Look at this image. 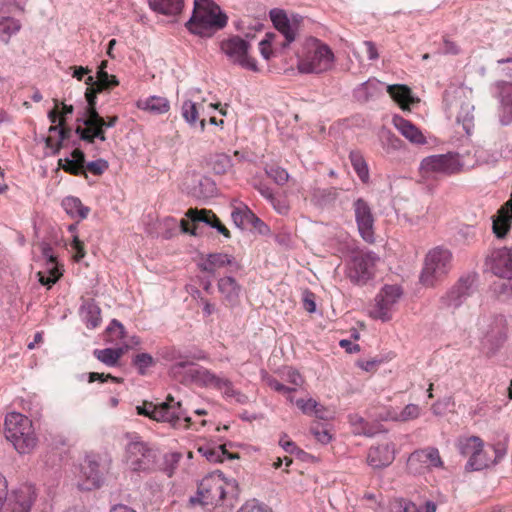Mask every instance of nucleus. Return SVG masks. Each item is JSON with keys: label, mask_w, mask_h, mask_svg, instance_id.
Instances as JSON below:
<instances>
[{"label": "nucleus", "mask_w": 512, "mask_h": 512, "mask_svg": "<svg viewBox=\"0 0 512 512\" xmlns=\"http://www.w3.org/2000/svg\"><path fill=\"white\" fill-rule=\"evenodd\" d=\"M133 366L138 370V373L145 375L147 370L155 366V359L148 353H139L132 359Z\"/></svg>", "instance_id": "nucleus-45"}, {"label": "nucleus", "mask_w": 512, "mask_h": 512, "mask_svg": "<svg viewBox=\"0 0 512 512\" xmlns=\"http://www.w3.org/2000/svg\"><path fill=\"white\" fill-rule=\"evenodd\" d=\"M109 165L108 162L104 159H97L95 161H91L85 165V171L92 173L93 175L100 176L107 169Z\"/></svg>", "instance_id": "nucleus-53"}, {"label": "nucleus", "mask_w": 512, "mask_h": 512, "mask_svg": "<svg viewBox=\"0 0 512 512\" xmlns=\"http://www.w3.org/2000/svg\"><path fill=\"white\" fill-rule=\"evenodd\" d=\"M165 358L169 361H175L176 366L185 367L190 364V360L187 356H182L178 351L172 350L171 353L165 355Z\"/></svg>", "instance_id": "nucleus-59"}, {"label": "nucleus", "mask_w": 512, "mask_h": 512, "mask_svg": "<svg viewBox=\"0 0 512 512\" xmlns=\"http://www.w3.org/2000/svg\"><path fill=\"white\" fill-rule=\"evenodd\" d=\"M218 289L229 302H235L240 293V286L232 277H223L218 281Z\"/></svg>", "instance_id": "nucleus-35"}, {"label": "nucleus", "mask_w": 512, "mask_h": 512, "mask_svg": "<svg viewBox=\"0 0 512 512\" xmlns=\"http://www.w3.org/2000/svg\"><path fill=\"white\" fill-rule=\"evenodd\" d=\"M250 45L244 39L235 36L221 42L222 52L233 62L241 67L258 71L256 60L249 56L248 50Z\"/></svg>", "instance_id": "nucleus-11"}, {"label": "nucleus", "mask_w": 512, "mask_h": 512, "mask_svg": "<svg viewBox=\"0 0 512 512\" xmlns=\"http://www.w3.org/2000/svg\"><path fill=\"white\" fill-rule=\"evenodd\" d=\"M150 8L163 15L175 16L182 12L183 0H150Z\"/></svg>", "instance_id": "nucleus-27"}, {"label": "nucleus", "mask_w": 512, "mask_h": 512, "mask_svg": "<svg viewBox=\"0 0 512 512\" xmlns=\"http://www.w3.org/2000/svg\"><path fill=\"white\" fill-rule=\"evenodd\" d=\"M52 134L53 133H50V135L46 138L45 144L47 148L53 150L54 154H57L61 150L63 143L58 137L55 138Z\"/></svg>", "instance_id": "nucleus-63"}, {"label": "nucleus", "mask_w": 512, "mask_h": 512, "mask_svg": "<svg viewBox=\"0 0 512 512\" xmlns=\"http://www.w3.org/2000/svg\"><path fill=\"white\" fill-rule=\"evenodd\" d=\"M62 207L72 218L85 219L90 212L89 207L84 206L79 198L72 196L63 199Z\"/></svg>", "instance_id": "nucleus-30"}, {"label": "nucleus", "mask_w": 512, "mask_h": 512, "mask_svg": "<svg viewBox=\"0 0 512 512\" xmlns=\"http://www.w3.org/2000/svg\"><path fill=\"white\" fill-rule=\"evenodd\" d=\"M485 267L498 277L511 279L512 249L502 247L490 250L485 259Z\"/></svg>", "instance_id": "nucleus-14"}, {"label": "nucleus", "mask_w": 512, "mask_h": 512, "mask_svg": "<svg viewBox=\"0 0 512 512\" xmlns=\"http://www.w3.org/2000/svg\"><path fill=\"white\" fill-rule=\"evenodd\" d=\"M443 461L439 451L434 447L419 449L410 454L407 468L413 474H422L434 468H442Z\"/></svg>", "instance_id": "nucleus-13"}, {"label": "nucleus", "mask_w": 512, "mask_h": 512, "mask_svg": "<svg viewBox=\"0 0 512 512\" xmlns=\"http://www.w3.org/2000/svg\"><path fill=\"white\" fill-rule=\"evenodd\" d=\"M214 215H215V213L211 210H207V209L198 210V209L190 208L187 211L186 216L191 221L182 219L181 223H180L181 229L185 233H189L191 235H196V228H197L196 223L204 222L211 226L212 221L214 219Z\"/></svg>", "instance_id": "nucleus-20"}, {"label": "nucleus", "mask_w": 512, "mask_h": 512, "mask_svg": "<svg viewBox=\"0 0 512 512\" xmlns=\"http://www.w3.org/2000/svg\"><path fill=\"white\" fill-rule=\"evenodd\" d=\"M137 107L152 114H165L170 110V103L165 97L150 96L137 101Z\"/></svg>", "instance_id": "nucleus-24"}, {"label": "nucleus", "mask_w": 512, "mask_h": 512, "mask_svg": "<svg viewBox=\"0 0 512 512\" xmlns=\"http://www.w3.org/2000/svg\"><path fill=\"white\" fill-rule=\"evenodd\" d=\"M86 119L84 120V128H92L95 125H104V118L101 117L96 107L86 108Z\"/></svg>", "instance_id": "nucleus-52"}, {"label": "nucleus", "mask_w": 512, "mask_h": 512, "mask_svg": "<svg viewBox=\"0 0 512 512\" xmlns=\"http://www.w3.org/2000/svg\"><path fill=\"white\" fill-rule=\"evenodd\" d=\"M379 258L372 252H358L347 265V277L351 282L364 285L375 275Z\"/></svg>", "instance_id": "nucleus-10"}, {"label": "nucleus", "mask_w": 512, "mask_h": 512, "mask_svg": "<svg viewBox=\"0 0 512 512\" xmlns=\"http://www.w3.org/2000/svg\"><path fill=\"white\" fill-rule=\"evenodd\" d=\"M349 159L360 180L367 183L369 181V168L362 153L360 151H351Z\"/></svg>", "instance_id": "nucleus-38"}, {"label": "nucleus", "mask_w": 512, "mask_h": 512, "mask_svg": "<svg viewBox=\"0 0 512 512\" xmlns=\"http://www.w3.org/2000/svg\"><path fill=\"white\" fill-rule=\"evenodd\" d=\"M85 321L88 328H96L101 322V310L93 303H87L84 306Z\"/></svg>", "instance_id": "nucleus-46"}, {"label": "nucleus", "mask_w": 512, "mask_h": 512, "mask_svg": "<svg viewBox=\"0 0 512 512\" xmlns=\"http://www.w3.org/2000/svg\"><path fill=\"white\" fill-rule=\"evenodd\" d=\"M462 165L456 154L431 155L421 161L419 172L423 181L434 179L439 175L450 176L459 173Z\"/></svg>", "instance_id": "nucleus-8"}, {"label": "nucleus", "mask_w": 512, "mask_h": 512, "mask_svg": "<svg viewBox=\"0 0 512 512\" xmlns=\"http://www.w3.org/2000/svg\"><path fill=\"white\" fill-rule=\"evenodd\" d=\"M393 125L411 143L423 145L427 142L423 133L409 120L401 116H395L393 118Z\"/></svg>", "instance_id": "nucleus-22"}, {"label": "nucleus", "mask_w": 512, "mask_h": 512, "mask_svg": "<svg viewBox=\"0 0 512 512\" xmlns=\"http://www.w3.org/2000/svg\"><path fill=\"white\" fill-rule=\"evenodd\" d=\"M495 461L496 450L494 447L489 446L488 448H484L483 446L482 448L478 449L476 455L469 458L467 467L471 470H482L495 463Z\"/></svg>", "instance_id": "nucleus-23"}, {"label": "nucleus", "mask_w": 512, "mask_h": 512, "mask_svg": "<svg viewBox=\"0 0 512 512\" xmlns=\"http://www.w3.org/2000/svg\"><path fill=\"white\" fill-rule=\"evenodd\" d=\"M209 166L215 174H226L232 168L231 157L225 153H216L211 155Z\"/></svg>", "instance_id": "nucleus-39"}, {"label": "nucleus", "mask_w": 512, "mask_h": 512, "mask_svg": "<svg viewBox=\"0 0 512 512\" xmlns=\"http://www.w3.org/2000/svg\"><path fill=\"white\" fill-rule=\"evenodd\" d=\"M71 247L75 250L74 259L76 261H80L86 255L84 243L78 238V236L73 237V241L71 243Z\"/></svg>", "instance_id": "nucleus-58"}, {"label": "nucleus", "mask_w": 512, "mask_h": 512, "mask_svg": "<svg viewBox=\"0 0 512 512\" xmlns=\"http://www.w3.org/2000/svg\"><path fill=\"white\" fill-rule=\"evenodd\" d=\"M232 219L238 227H243L254 220H258L255 214L247 207H238L232 211Z\"/></svg>", "instance_id": "nucleus-43"}, {"label": "nucleus", "mask_w": 512, "mask_h": 512, "mask_svg": "<svg viewBox=\"0 0 512 512\" xmlns=\"http://www.w3.org/2000/svg\"><path fill=\"white\" fill-rule=\"evenodd\" d=\"M7 488V481L0 473V507L2 506L3 498L6 497ZM35 498V489L32 485H21L12 492L0 512H30Z\"/></svg>", "instance_id": "nucleus-9"}, {"label": "nucleus", "mask_w": 512, "mask_h": 512, "mask_svg": "<svg viewBox=\"0 0 512 512\" xmlns=\"http://www.w3.org/2000/svg\"><path fill=\"white\" fill-rule=\"evenodd\" d=\"M136 410L138 415L157 422L169 423L174 428L188 429L192 425V420L182 408L181 402H176L171 395L159 404L144 401L142 405L136 407Z\"/></svg>", "instance_id": "nucleus-3"}, {"label": "nucleus", "mask_w": 512, "mask_h": 512, "mask_svg": "<svg viewBox=\"0 0 512 512\" xmlns=\"http://www.w3.org/2000/svg\"><path fill=\"white\" fill-rule=\"evenodd\" d=\"M43 254L48 259L50 267L48 268V275L41 271L38 272L39 282L44 286L51 287L60 278L61 273L56 266V257L52 249L50 247L44 248Z\"/></svg>", "instance_id": "nucleus-25"}, {"label": "nucleus", "mask_w": 512, "mask_h": 512, "mask_svg": "<svg viewBox=\"0 0 512 512\" xmlns=\"http://www.w3.org/2000/svg\"><path fill=\"white\" fill-rule=\"evenodd\" d=\"M21 29V23L11 17H4L0 20V41L7 44L11 37Z\"/></svg>", "instance_id": "nucleus-37"}, {"label": "nucleus", "mask_w": 512, "mask_h": 512, "mask_svg": "<svg viewBox=\"0 0 512 512\" xmlns=\"http://www.w3.org/2000/svg\"><path fill=\"white\" fill-rule=\"evenodd\" d=\"M387 92L402 109L409 108V105L412 103L411 90L406 85H389Z\"/></svg>", "instance_id": "nucleus-32"}, {"label": "nucleus", "mask_w": 512, "mask_h": 512, "mask_svg": "<svg viewBox=\"0 0 512 512\" xmlns=\"http://www.w3.org/2000/svg\"><path fill=\"white\" fill-rule=\"evenodd\" d=\"M474 277L460 278L454 286L441 298L443 306L449 309H457L473 293Z\"/></svg>", "instance_id": "nucleus-16"}, {"label": "nucleus", "mask_w": 512, "mask_h": 512, "mask_svg": "<svg viewBox=\"0 0 512 512\" xmlns=\"http://www.w3.org/2000/svg\"><path fill=\"white\" fill-rule=\"evenodd\" d=\"M101 92L102 91H98V88L94 85H88L85 92V98L88 104L87 107H96L97 94Z\"/></svg>", "instance_id": "nucleus-61"}, {"label": "nucleus", "mask_w": 512, "mask_h": 512, "mask_svg": "<svg viewBox=\"0 0 512 512\" xmlns=\"http://www.w3.org/2000/svg\"><path fill=\"white\" fill-rule=\"evenodd\" d=\"M232 263V257L225 253H211L199 264V268L207 273L214 274L218 269Z\"/></svg>", "instance_id": "nucleus-26"}, {"label": "nucleus", "mask_w": 512, "mask_h": 512, "mask_svg": "<svg viewBox=\"0 0 512 512\" xmlns=\"http://www.w3.org/2000/svg\"><path fill=\"white\" fill-rule=\"evenodd\" d=\"M270 204L272 205L274 210L281 215L288 214V212L290 210V205H289L288 201L285 198H281L276 195L271 200Z\"/></svg>", "instance_id": "nucleus-56"}, {"label": "nucleus", "mask_w": 512, "mask_h": 512, "mask_svg": "<svg viewBox=\"0 0 512 512\" xmlns=\"http://www.w3.org/2000/svg\"><path fill=\"white\" fill-rule=\"evenodd\" d=\"M484 446L483 441L477 436L465 438L459 442V449L464 456L473 457L478 449Z\"/></svg>", "instance_id": "nucleus-42"}, {"label": "nucleus", "mask_w": 512, "mask_h": 512, "mask_svg": "<svg viewBox=\"0 0 512 512\" xmlns=\"http://www.w3.org/2000/svg\"><path fill=\"white\" fill-rule=\"evenodd\" d=\"M87 85H94L98 91L110 90L119 85L115 75H109L107 71H97V80L93 76H88L85 80Z\"/></svg>", "instance_id": "nucleus-34"}, {"label": "nucleus", "mask_w": 512, "mask_h": 512, "mask_svg": "<svg viewBox=\"0 0 512 512\" xmlns=\"http://www.w3.org/2000/svg\"><path fill=\"white\" fill-rule=\"evenodd\" d=\"M238 512H270L264 506L258 505L256 503H246L243 505Z\"/></svg>", "instance_id": "nucleus-64"}, {"label": "nucleus", "mask_w": 512, "mask_h": 512, "mask_svg": "<svg viewBox=\"0 0 512 512\" xmlns=\"http://www.w3.org/2000/svg\"><path fill=\"white\" fill-rule=\"evenodd\" d=\"M295 403L304 414L308 415L314 414L315 409L319 406V403L312 398L298 399Z\"/></svg>", "instance_id": "nucleus-55"}, {"label": "nucleus", "mask_w": 512, "mask_h": 512, "mask_svg": "<svg viewBox=\"0 0 512 512\" xmlns=\"http://www.w3.org/2000/svg\"><path fill=\"white\" fill-rule=\"evenodd\" d=\"M129 348V345L125 347L119 348H105V349H95L93 351V355L103 364L114 367L118 364L119 360L124 355L125 351Z\"/></svg>", "instance_id": "nucleus-29"}, {"label": "nucleus", "mask_w": 512, "mask_h": 512, "mask_svg": "<svg viewBox=\"0 0 512 512\" xmlns=\"http://www.w3.org/2000/svg\"><path fill=\"white\" fill-rule=\"evenodd\" d=\"M389 512H421L414 503L405 499H394L389 504Z\"/></svg>", "instance_id": "nucleus-50"}, {"label": "nucleus", "mask_w": 512, "mask_h": 512, "mask_svg": "<svg viewBox=\"0 0 512 512\" xmlns=\"http://www.w3.org/2000/svg\"><path fill=\"white\" fill-rule=\"evenodd\" d=\"M190 375L193 381L199 386L214 389L220 379V376H217L215 373L204 367H198L190 370Z\"/></svg>", "instance_id": "nucleus-31"}, {"label": "nucleus", "mask_w": 512, "mask_h": 512, "mask_svg": "<svg viewBox=\"0 0 512 512\" xmlns=\"http://www.w3.org/2000/svg\"><path fill=\"white\" fill-rule=\"evenodd\" d=\"M357 228L362 239L367 243L375 241V217L371 205L363 198H358L352 205Z\"/></svg>", "instance_id": "nucleus-12"}, {"label": "nucleus", "mask_w": 512, "mask_h": 512, "mask_svg": "<svg viewBox=\"0 0 512 512\" xmlns=\"http://www.w3.org/2000/svg\"><path fill=\"white\" fill-rule=\"evenodd\" d=\"M452 261L453 254L448 248L436 246L430 249L424 257L420 283L428 288L435 287L452 269Z\"/></svg>", "instance_id": "nucleus-5"}, {"label": "nucleus", "mask_w": 512, "mask_h": 512, "mask_svg": "<svg viewBox=\"0 0 512 512\" xmlns=\"http://www.w3.org/2000/svg\"><path fill=\"white\" fill-rule=\"evenodd\" d=\"M126 460L133 471H145L153 463L151 450L142 441H132L126 448Z\"/></svg>", "instance_id": "nucleus-15"}, {"label": "nucleus", "mask_w": 512, "mask_h": 512, "mask_svg": "<svg viewBox=\"0 0 512 512\" xmlns=\"http://www.w3.org/2000/svg\"><path fill=\"white\" fill-rule=\"evenodd\" d=\"M198 452L202 454L208 461L213 463L223 462L225 458H238L237 455L227 451L225 445H204L198 448Z\"/></svg>", "instance_id": "nucleus-28"}, {"label": "nucleus", "mask_w": 512, "mask_h": 512, "mask_svg": "<svg viewBox=\"0 0 512 512\" xmlns=\"http://www.w3.org/2000/svg\"><path fill=\"white\" fill-rule=\"evenodd\" d=\"M442 52L444 54L457 55L460 53V47L455 41H452L447 36H444Z\"/></svg>", "instance_id": "nucleus-60"}, {"label": "nucleus", "mask_w": 512, "mask_h": 512, "mask_svg": "<svg viewBox=\"0 0 512 512\" xmlns=\"http://www.w3.org/2000/svg\"><path fill=\"white\" fill-rule=\"evenodd\" d=\"M419 415V406L416 404H408L400 412L395 409L388 410L384 420L406 422L418 418Z\"/></svg>", "instance_id": "nucleus-33"}, {"label": "nucleus", "mask_w": 512, "mask_h": 512, "mask_svg": "<svg viewBox=\"0 0 512 512\" xmlns=\"http://www.w3.org/2000/svg\"><path fill=\"white\" fill-rule=\"evenodd\" d=\"M58 166L66 173L74 176H83L86 179L88 178V175L85 171V165H82L80 162L75 160H71L69 158L59 159Z\"/></svg>", "instance_id": "nucleus-44"}, {"label": "nucleus", "mask_w": 512, "mask_h": 512, "mask_svg": "<svg viewBox=\"0 0 512 512\" xmlns=\"http://www.w3.org/2000/svg\"><path fill=\"white\" fill-rule=\"evenodd\" d=\"M215 389L221 391L226 399L233 398L240 404L248 400L246 395L234 389L232 382L227 378L220 377Z\"/></svg>", "instance_id": "nucleus-36"}, {"label": "nucleus", "mask_w": 512, "mask_h": 512, "mask_svg": "<svg viewBox=\"0 0 512 512\" xmlns=\"http://www.w3.org/2000/svg\"><path fill=\"white\" fill-rule=\"evenodd\" d=\"M125 337V328L117 320H112L108 328L106 329V341L117 344L120 340Z\"/></svg>", "instance_id": "nucleus-48"}, {"label": "nucleus", "mask_w": 512, "mask_h": 512, "mask_svg": "<svg viewBox=\"0 0 512 512\" xmlns=\"http://www.w3.org/2000/svg\"><path fill=\"white\" fill-rule=\"evenodd\" d=\"M107 380H111L115 383H121L123 381L122 378L112 376L111 374H104V373H98V372H90L89 373V382L90 383L95 382V381L105 382Z\"/></svg>", "instance_id": "nucleus-57"}, {"label": "nucleus", "mask_w": 512, "mask_h": 512, "mask_svg": "<svg viewBox=\"0 0 512 512\" xmlns=\"http://www.w3.org/2000/svg\"><path fill=\"white\" fill-rule=\"evenodd\" d=\"M231 485L221 472L210 473L198 484L197 494L191 498V502L201 506H218L225 499L227 488Z\"/></svg>", "instance_id": "nucleus-6"}, {"label": "nucleus", "mask_w": 512, "mask_h": 512, "mask_svg": "<svg viewBox=\"0 0 512 512\" xmlns=\"http://www.w3.org/2000/svg\"><path fill=\"white\" fill-rule=\"evenodd\" d=\"M50 133H56L58 138L63 143L65 140L69 139L72 133L71 128L65 125V119L61 117L59 119L58 125H51L49 128Z\"/></svg>", "instance_id": "nucleus-51"}, {"label": "nucleus", "mask_w": 512, "mask_h": 512, "mask_svg": "<svg viewBox=\"0 0 512 512\" xmlns=\"http://www.w3.org/2000/svg\"><path fill=\"white\" fill-rule=\"evenodd\" d=\"M379 365V361L376 359L359 360L357 366L366 372H375Z\"/></svg>", "instance_id": "nucleus-62"}, {"label": "nucleus", "mask_w": 512, "mask_h": 512, "mask_svg": "<svg viewBox=\"0 0 512 512\" xmlns=\"http://www.w3.org/2000/svg\"><path fill=\"white\" fill-rule=\"evenodd\" d=\"M310 431L315 439L322 443L328 444L332 439V434L325 424L314 422L311 425Z\"/></svg>", "instance_id": "nucleus-49"}, {"label": "nucleus", "mask_w": 512, "mask_h": 512, "mask_svg": "<svg viewBox=\"0 0 512 512\" xmlns=\"http://www.w3.org/2000/svg\"><path fill=\"white\" fill-rule=\"evenodd\" d=\"M102 483L103 474L99 469V463L91 457H86L80 465L78 486L82 490H93L99 488Z\"/></svg>", "instance_id": "nucleus-17"}, {"label": "nucleus", "mask_w": 512, "mask_h": 512, "mask_svg": "<svg viewBox=\"0 0 512 512\" xmlns=\"http://www.w3.org/2000/svg\"><path fill=\"white\" fill-rule=\"evenodd\" d=\"M512 193L510 199L501 206L493 219V232L498 238H504L511 228Z\"/></svg>", "instance_id": "nucleus-21"}, {"label": "nucleus", "mask_w": 512, "mask_h": 512, "mask_svg": "<svg viewBox=\"0 0 512 512\" xmlns=\"http://www.w3.org/2000/svg\"><path fill=\"white\" fill-rule=\"evenodd\" d=\"M270 18L274 27L285 37L284 47L292 43L299 32L300 21L297 18L289 19L280 9L270 11Z\"/></svg>", "instance_id": "nucleus-18"}, {"label": "nucleus", "mask_w": 512, "mask_h": 512, "mask_svg": "<svg viewBox=\"0 0 512 512\" xmlns=\"http://www.w3.org/2000/svg\"><path fill=\"white\" fill-rule=\"evenodd\" d=\"M298 69L302 73H322L333 67L335 56L331 48L321 40L309 37L297 53Z\"/></svg>", "instance_id": "nucleus-1"}, {"label": "nucleus", "mask_w": 512, "mask_h": 512, "mask_svg": "<svg viewBox=\"0 0 512 512\" xmlns=\"http://www.w3.org/2000/svg\"><path fill=\"white\" fill-rule=\"evenodd\" d=\"M403 290L397 284L384 285L369 307V316L376 320L387 322L392 319L397 304L401 300Z\"/></svg>", "instance_id": "nucleus-7"}, {"label": "nucleus", "mask_w": 512, "mask_h": 512, "mask_svg": "<svg viewBox=\"0 0 512 512\" xmlns=\"http://www.w3.org/2000/svg\"><path fill=\"white\" fill-rule=\"evenodd\" d=\"M266 175L271 178L277 185L283 186L289 180V173L286 169L277 166L269 165L265 168Z\"/></svg>", "instance_id": "nucleus-47"}, {"label": "nucleus", "mask_w": 512, "mask_h": 512, "mask_svg": "<svg viewBox=\"0 0 512 512\" xmlns=\"http://www.w3.org/2000/svg\"><path fill=\"white\" fill-rule=\"evenodd\" d=\"M5 436L20 454L30 453L37 445L32 421L18 412H10L4 421Z\"/></svg>", "instance_id": "nucleus-4"}, {"label": "nucleus", "mask_w": 512, "mask_h": 512, "mask_svg": "<svg viewBox=\"0 0 512 512\" xmlns=\"http://www.w3.org/2000/svg\"><path fill=\"white\" fill-rule=\"evenodd\" d=\"M227 24V16L212 0H194L192 17L186 23L187 29L199 36H211Z\"/></svg>", "instance_id": "nucleus-2"}, {"label": "nucleus", "mask_w": 512, "mask_h": 512, "mask_svg": "<svg viewBox=\"0 0 512 512\" xmlns=\"http://www.w3.org/2000/svg\"><path fill=\"white\" fill-rule=\"evenodd\" d=\"M201 109L203 110V104L186 100L182 104L181 114L185 121L193 126L199 120Z\"/></svg>", "instance_id": "nucleus-40"}, {"label": "nucleus", "mask_w": 512, "mask_h": 512, "mask_svg": "<svg viewBox=\"0 0 512 512\" xmlns=\"http://www.w3.org/2000/svg\"><path fill=\"white\" fill-rule=\"evenodd\" d=\"M266 383H267V385L272 390H274L276 392H279V393H282V394H286L287 395V399L290 402H293V398L291 396V392L295 390L294 388H290V387L285 386L284 384L280 383L277 379H275L273 377H268L267 380H266Z\"/></svg>", "instance_id": "nucleus-54"}, {"label": "nucleus", "mask_w": 512, "mask_h": 512, "mask_svg": "<svg viewBox=\"0 0 512 512\" xmlns=\"http://www.w3.org/2000/svg\"><path fill=\"white\" fill-rule=\"evenodd\" d=\"M75 132L79 135L80 139L88 143H93L96 138L105 141L104 125H95L92 128H83L78 126Z\"/></svg>", "instance_id": "nucleus-41"}, {"label": "nucleus", "mask_w": 512, "mask_h": 512, "mask_svg": "<svg viewBox=\"0 0 512 512\" xmlns=\"http://www.w3.org/2000/svg\"><path fill=\"white\" fill-rule=\"evenodd\" d=\"M394 460L393 447L388 444H381L371 447L368 452L367 462L373 468H383L390 465Z\"/></svg>", "instance_id": "nucleus-19"}]
</instances>
